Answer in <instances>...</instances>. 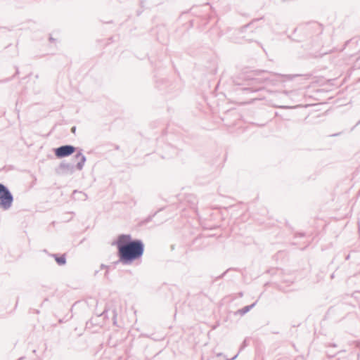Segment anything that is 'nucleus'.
I'll return each mask as SVG.
<instances>
[{
    "label": "nucleus",
    "instance_id": "obj_1",
    "mask_svg": "<svg viewBox=\"0 0 360 360\" xmlns=\"http://www.w3.org/2000/svg\"><path fill=\"white\" fill-rule=\"evenodd\" d=\"M116 245L118 256L122 262L127 263L140 258L143 253V245L141 240H132L129 235H121L117 238Z\"/></svg>",
    "mask_w": 360,
    "mask_h": 360
},
{
    "label": "nucleus",
    "instance_id": "obj_2",
    "mask_svg": "<svg viewBox=\"0 0 360 360\" xmlns=\"http://www.w3.org/2000/svg\"><path fill=\"white\" fill-rule=\"evenodd\" d=\"M13 202V196L10 191L0 184V207L4 210L8 209Z\"/></svg>",
    "mask_w": 360,
    "mask_h": 360
},
{
    "label": "nucleus",
    "instance_id": "obj_3",
    "mask_svg": "<svg viewBox=\"0 0 360 360\" xmlns=\"http://www.w3.org/2000/svg\"><path fill=\"white\" fill-rule=\"evenodd\" d=\"M75 148L72 146H64L56 149L55 155L58 158H63L72 154Z\"/></svg>",
    "mask_w": 360,
    "mask_h": 360
},
{
    "label": "nucleus",
    "instance_id": "obj_4",
    "mask_svg": "<svg viewBox=\"0 0 360 360\" xmlns=\"http://www.w3.org/2000/svg\"><path fill=\"white\" fill-rule=\"evenodd\" d=\"M75 159L77 162V168L81 169L83 167L84 162L86 161L85 157L82 153H79L75 155Z\"/></svg>",
    "mask_w": 360,
    "mask_h": 360
},
{
    "label": "nucleus",
    "instance_id": "obj_5",
    "mask_svg": "<svg viewBox=\"0 0 360 360\" xmlns=\"http://www.w3.org/2000/svg\"><path fill=\"white\" fill-rule=\"evenodd\" d=\"M55 257V259L56 261V262L59 264V265H63L65 264V257L64 255H62V256H57V255H55L54 256Z\"/></svg>",
    "mask_w": 360,
    "mask_h": 360
},
{
    "label": "nucleus",
    "instance_id": "obj_6",
    "mask_svg": "<svg viewBox=\"0 0 360 360\" xmlns=\"http://www.w3.org/2000/svg\"><path fill=\"white\" fill-rule=\"evenodd\" d=\"M71 131H72V134H75V132H76V127H72L71 128Z\"/></svg>",
    "mask_w": 360,
    "mask_h": 360
}]
</instances>
